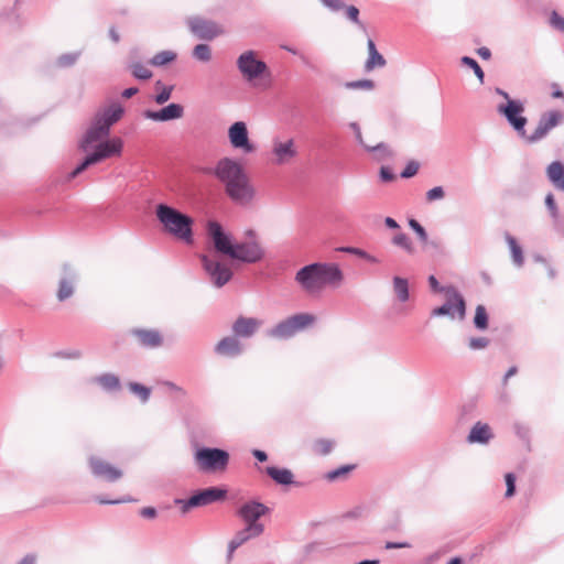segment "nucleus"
<instances>
[{
	"label": "nucleus",
	"instance_id": "nucleus-36",
	"mask_svg": "<svg viewBox=\"0 0 564 564\" xmlns=\"http://www.w3.org/2000/svg\"><path fill=\"white\" fill-rule=\"evenodd\" d=\"M393 292L399 302H406L410 299L409 282L405 278L394 276L392 280Z\"/></svg>",
	"mask_w": 564,
	"mask_h": 564
},
{
	"label": "nucleus",
	"instance_id": "nucleus-60",
	"mask_svg": "<svg viewBox=\"0 0 564 564\" xmlns=\"http://www.w3.org/2000/svg\"><path fill=\"white\" fill-rule=\"evenodd\" d=\"M394 174L393 172L387 167V166H382L380 169V178L383 181V182H391L394 180Z\"/></svg>",
	"mask_w": 564,
	"mask_h": 564
},
{
	"label": "nucleus",
	"instance_id": "nucleus-34",
	"mask_svg": "<svg viewBox=\"0 0 564 564\" xmlns=\"http://www.w3.org/2000/svg\"><path fill=\"white\" fill-rule=\"evenodd\" d=\"M505 240L509 246L511 258L514 265L521 268L524 263V257L521 246L518 243L517 239L508 232L505 235Z\"/></svg>",
	"mask_w": 564,
	"mask_h": 564
},
{
	"label": "nucleus",
	"instance_id": "nucleus-48",
	"mask_svg": "<svg viewBox=\"0 0 564 564\" xmlns=\"http://www.w3.org/2000/svg\"><path fill=\"white\" fill-rule=\"evenodd\" d=\"M355 469V465H344L334 470H330L326 474V479L329 481L337 480L346 475H348L351 470Z\"/></svg>",
	"mask_w": 564,
	"mask_h": 564
},
{
	"label": "nucleus",
	"instance_id": "nucleus-38",
	"mask_svg": "<svg viewBox=\"0 0 564 564\" xmlns=\"http://www.w3.org/2000/svg\"><path fill=\"white\" fill-rule=\"evenodd\" d=\"M392 243L397 247L402 248L409 254L415 252V248L410 237L404 232H399L392 238Z\"/></svg>",
	"mask_w": 564,
	"mask_h": 564
},
{
	"label": "nucleus",
	"instance_id": "nucleus-24",
	"mask_svg": "<svg viewBox=\"0 0 564 564\" xmlns=\"http://www.w3.org/2000/svg\"><path fill=\"white\" fill-rule=\"evenodd\" d=\"M495 437L494 431L488 423L477 421L470 429L466 442L468 444L487 445Z\"/></svg>",
	"mask_w": 564,
	"mask_h": 564
},
{
	"label": "nucleus",
	"instance_id": "nucleus-14",
	"mask_svg": "<svg viewBox=\"0 0 564 564\" xmlns=\"http://www.w3.org/2000/svg\"><path fill=\"white\" fill-rule=\"evenodd\" d=\"M228 139L234 149L241 150L243 153H252L256 150V147L249 139L245 121H236L228 128Z\"/></svg>",
	"mask_w": 564,
	"mask_h": 564
},
{
	"label": "nucleus",
	"instance_id": "nucleus-55",
	"mask_svg": "<svg viewBox=\"0 0 564 564\" xmlns=\"http://www.w3.org/2000/svg\"><path fill=\"white\" fill-rule=\"evenodd\" d=\"M173 86H165L163 89L154 97V100L158 105L165 104L172 95Z\"/></svg>",
	"mask_w": 564,
	"mask_h": 564
},
{
	"label": "nucleus",
	"instance_id": "nucleus-58",
	"mask_svg": "<svg viewBox=\"0 0 564 564\" xmlns=\"http://www.w3.org/2000/svg\"><path fill=\"white\" fill-rule=\"evenodd\" d=\"M349 128L354 131L355 138H356V141L358 142V144L366 148L367 144L364 142V138H362V133H361L359 124L357 122H350Z\"/></svg>",
	"mask_w": 564,
	"mask_h": 564
},
{
	"label": "nucleus",
	"instance_id": "nucleus-53",
	"mask_svg": "<svg viewBox=\"0 0 564 564\" xmlns=\"http://www.w3.org/2000/svg\"><path fill=\"white\" fill-rule=\"evenodd\" d=\"M550 25L553 29L564 33V18L560 15L556 11H552L550 15Z\"/></svg>",
	"mask_w": 564,
	"mask_h": 564
},
{
	"label": "nucleus",
	"instance_id": "nucleus-41",
	"mask_svg": "<svg viewBox=\"0 0 564 564\" xmlns=\"http://www.w3.org/2000/svg\"><path fill=\"white\" fill-rule=\"evenodd\" d=\"M474 325L477 329L484 330L488 327V314L484 305H477L474 317Z\"/></svg>",
	"mask_w": 564,
	"mask_h": 564
},
{
	"label": "nucleus",
	"instance_id": "nucleus-46",
	"mask_svg": "<svg viewBox=\"0 0 564 564\" xmlns=\"http://www.w3.org/2000/svg\"><path fill=\"white\" fill-rule=\"evenodd\" d=\"M97 164L90 153L68 174V180H73L87 170L90 165Z\"/></svg>",
	"mask_w": 564,
	"mask_h": 564
},
{
	"label": "nucleus",
	"instance_id": "nucleus-27",
	"mask_svg": "<svg viewBox=\"0 0 564 564\" xmlns=\"http://www.w3.org/2000/svg\"><path fill=\"white\" fill-rule=\"evenodd\" d=\"M324 7H326L332 12H338L345 9V17L358 25L361 29H365V25L359 20V9L355 6L345 7L343 0H319Z\"/></svg>",
	"mask_w": 564,
	"mask_h": 564
},
{
	"label": "nucleus",
	"instance_id": "nucleus-7",
	"mask_svg": "<svg viewBox=\"0 0 564 564\" xmlns=\"http://www.w3.org/2000/svg\"><path fill=\"white\" fill-rule=\"evenodd\" d=\"M186 25L189 32L199 40L212 41L224 33L217 22L200 15L188 17Z\"/></svg>",
	"mask_w": 564,
	"mask_h": 564
},
{
	"label": "nucleus",
	"instance_id": "nucleus-56",
	"mask_svg": "<svg viewBox=\"0 0 564 564\" xmlns=\"http://www.w3.org/2000/svg\"><path fill=\"white\" fill-rule=\"evenodd\" d=\"M429 285L433 292L447 294L449 288H454L453 285L442 286L437 279L434 275L429 276Z\"/></svg>",
	"mask_w": 564,
	"mask_h": 564
},
{
	"label": "nucleus",
	"instance_id": "nucleus-4",
	"mask_svg": "<svg viewBox=\"0 0 564 564\" xmlns=\"http://www.w3.org/2000/svg\"><path fill=\"white\" fill-rule=\"evenodd\" d=\"M194 463L204 474L224 471L229 464V454L217 447H200L194 453Z\"/></svg>",
	"mask_w": 564,
	"mask_h": 564
},
{
	"label": "nucleus",
	"instance_id": "nucleus-50",
	"mask_svg": "<svg viewBox=\"0 0 564 564\" xmlns=\"http://www.w3.org/2000/svg\"><path fill=\"white\" fill-rule=\"evenodd\" d=\"M507 490L505 492L506 498H511L516 494V476L512 473H507L505 475Z\"/></svg>",
	"mask_w": 564,
	"mask_h": 564
},
{
	"label": "nucleus",
	"instance_id": "nucleus-11",
	"mask_svg": "<svg viewBox=\"0 0 564 564\" xmlns=\"http://www.w3.org/2000/svg\"><path fill=\"white\" fill-rule=\"evenodd\" d=\"M225 192L228 197L238 205H248L256 196V189L250 183L247 174L228 184L225 187Z\"/></svg>",
	"mask_w": 564,
	"mask_h": 564
},
{
	"label": "nucleus",
	"instance_id": "nucleus-43",
	"mask_svg": "<svg viewBox=\"0 0 564 564\" xmlns=\"http://www.w3.org/2000/svg\"><path fill=\"white\" fill-rule=\"evenodd\" d=\"M365 149L369 152H377L378 160H384L393 156L392 150L383 142H380L375 147L366 145Z\"/></svg>",
	"mask_w": 564,
	"mask_h": 564
},
{
	"label": "nucleus",
	"instance_id": "nucleus-8",
	"mask_svg": "<svg viewBox=\"0 0 564 564\" xmlns=\"http://www.w3.org/2000/svg\"><path fill=\"white\" fill-rule=\"evenodd\" d=\"M237 68L242 77L251 83L261 77L268 69L263 61L257 58L253 51H246L237 58Z\"/></svg>",
	"mask_w": 564,
	"mask_h": 564
},
{
	"label": "nucleus",
	"instance_id": "nucleus-29",
	"mask_svg": "<svg viewBox=\"0 0 564 564\" xmlns=\"http://www.w3.org/2000/svg\"><path fill=\"white\" fill-rule=\"evenodd\" d=\"M264 531V525H245L237 531L232 539L229 541L232 547H240L248 541L260 536Z\"/></svg>",
	"mask_w": 564,
	"mask_h": 564
},
{
	"label": "nucleus",
	"instance_id": "nucleus-15",
	"mask_svg": "<svg viewBox=\"0 0 564 564\" xmlns=\"http://www.w3.org/2000/svg\"><path fill=\"white\" fill-rule=\"evenodd\" d=\"M123 150V141L119 137L106 139L93 147L90 155L96 163H100L113 156H120Z\"/></svg>",
	"mask_w": 564,
	"mask_h": 564
},
{
	"label": "nucleus",
	"instance_id": "nucleus-19",
	"mask_svg": "<svg viewBox=\"0 0 564 564\" xmlns=\"http://www.w3.org/2000/svg\"><path fill=\"white\" fill-rule=\"evenodd\" d=\"M108 132L102 126L98 124L96 120H91L90 126L84 133L79 141V149L84 152H88L97 143L105 141L109 137Z\"/></svg>",
	"mask_w": 564,
	"mask_h": 564
},
{
	"label": "nucleus",
	"instance_id": "nucleus-5",
	"mask_svg": "<svg viewBox=\"0 0 564 564\" xmlns=\"http://www.w3.org/2000/svg\"><path fill=\"white\" fill-rule=\"evenodd\" d=\"M314 322V315L299 313L279 322L275 326L268 329L267 335L274 339H289L311 326Z\"/></svg>",
	"mask_w": 564,
	"mask_h": 564
},
{
	"label": "nucleus",
	"instance_id": "nucleus-35",
	"mask_svg": "<svg viewBox=\"0 0 564 564\" xmlns=\"http://www.w3.org/2000/svg\"><path fill=\"white\" fill-rule=\"evenodd\" d=\"M545 206L552 217L555 230L563 231L564 223L560 217V212H558L557 205L555 203L554 195L552 193H549L545 196Z\"/></svg>",
	"mask_w": 564,
	"mask_h": 564
},
{
	"label": "nucleus",
	"instance_id": "nucleus-44",
	"mask_svg": "<svg viewBox=\"0 0 564 564\" xmlns=\"http://www.w3.org/2000/svg\"><path fill=\"white\" fill-rule=\"evenodd\" d=\"M130 69H131L132 75L138 79L147 80L152 77V72L147 66L142 65L141 63H133L130 66Z\"/></svg>",
	"mask_w": 564,
	"mask_h": 564
},
{
	"label": "nucleus",
	"instance_id": "nucleus-33",
	"mask_svg": "<svg viewBox=\"0 0 564 564\" xmlns=\"http://www.w3.org/2000/svg\"><path fill=\"white\" fill-rule=\"evenodd\" d=\"M265 473L279 485L288 486L293 484V474L288 468L269 466L265 468Z\"/></svg>",
	"mask_w": 564,
	"mask_h": 564
},
{
	"label": "nucleus",
	"instance_id": "nucleus-57",
	"mask_svg": "<svg viewBox=\"0 0 564 564\" xmlns=\"http://www.w3.org/2000/svg\"><path fill=\"white\" fill-rule=\"evenodd\" d=\"M419 171V163L415 161H411L406 164L404 170L401 172V177L410 178L414 176Z\"/></svg>",
	"mask_w": 564,
	"mask_h": 564
},
{
	"label": "nucleus",
	"instance_id": "nucleus-39",
	"mask_svg": "<svg viewBox=\"0 0 564 564\" xmlns=\"http://www.w3.org/2000/svg\"><path fill=\"white\" fill-rule=\"evenodd\" d=\"M313 452L317 455H328L334 448V442L327 438H318L313 443Z\"/></svg>",
	"mask_w": 564,
	"mask_h": 564
},
{
	"label": "nucleus",
	"instance_id": "nucleus-51",
	"mask_svg": "<svg viewBox=\"0 0 564 564\" xmlns=\"http://www.w3.org/2000/svg\"><path fill=\"white\" fill-rule=\"evenodd\" d=\"M409 226L415 231V234L417 235L419 239L422 241V242H426L427 241V232L426 230L424 229V227L415 219H410L409 220Z\"/></svg>",
	"mask_w": 564,
	"mask_h": 564
},
{
	"label": "nucleus",
	"instance_id": "nucleus-25",
	"mask_svg": "<svg viewBox=\"0 0 564 564\" xmlns=\"http://www.w3.org/2000/svg\"><path fill=\"white\" fill-rule=\"evenodd\" d=\"M261 324L262 322L258 318L239 316L234 322L231 329L237 338H250L257 333Z\"/></svg>",
	"mask_w": 564,
	"mask_h": 564
},
{
	"label": "nucleus",
	"instance_id": "nucleus-49",
	"mask_svg": "<svg viewBox=\"0 0 564 564\" xmlns=\"http://www.w3.org/2000/svg\"><path fill=\"white\" fill-rule=\"evenodd\" d=\"M79 55H80L79 52L62 54L61 56H58L56 64L59 67H69L77 62V59L79 58Z\"/></svg>",
	"mask_w": 564,
	"mask_h": 564
},
{
	"label": "nucleus",
	"instance_id": "nucleus-62",
	"mask_svg": "<svg viewBox=\"0 0 564 564\" xmlns=\"http://www.w3.org/2000/svg\"><path fill=\"white\" fill-rule=\"evenodd\" d=\"M341 251H344L346 253H350V254L357 256V257H359L361 259L364 257H366V251L364 249L356 248V247H344V248H341Z\"/></svg>",
	"mask_w": 564,
	"mask_h": 564
},
{
	"label": "nucleus",
	"instance_id": "nucleus-31",
	"mask_svg": "<svg viewBox=\"0 0 564 564\" xmlns=\"http://www.w3.org/2000/svg\"><path fill=\"white\" fill-rule=\"evenodd\" d=\"M91 381L107 392L119 391L121 388L119 377L110 372L97 376Z\"/></svg>",
	"mask_w": 564,
	"mask_h": 564
},
{
	"label": "nucleus",
	"instance_id": "nucleus-30",
	"mask_svg": "<svg viewBox=\"0 0 564 564\" xmlns=\"http://www.w3.org/2000/svg\"><path fill=\"white\" fill-rule=\"evenodd\" d=\"M546 175L553 186L564 192V165L560 161H553L546 167Z\"/></svg>",
	"mask_w": 564,
	"mask_h": 564
},
{
	"label": "nucleus",
	"instance_id": "nucleus-54",
	"mask_svg": "<svg viewBox=\"0 0 564 564\" xmlns=\"http://www.w3.org/2000/svg\"><path fill=\"white\" fill-rule=\"evenodd\" d=\"M444 196H445V192L442 186H435L426 192V200H429V202L443 199Z\"/></svg>",
	"mask_w": 564,
	"mask_h": 564
},
{
	"label": "nucleus",
	"instance_id": "nucleus-26",
	"mask_svg": "<svg viewBox=\"0 0 564 564\" xmlns=\"http://www.w3.org/2000/svg\"><path fill=\"white\" fill-rule=\"evenodd\" d=\"M131 335L134 336L140 346L144 348H158L163 344V337L156 329H131Z\"/></svg>",
	"mask_w": 564,
	"mask_h": 564
},
{
	"label": "nucleus",
	"instance_id": "nucleus-63",
	"mask_svg": "<svg viewBox=\"0 0 564 564\" xmlns=\"http://www.w3.org/2000/svg\"><path fill=\"white\" fill-rule=\"evenodd\" d=\"M174 503L181 507L183 513L188 512L192 508H196V506L188 505V499L176 498Z\"/></svg>",
	"mask_w": 564,
	"mask_h": 564
},
{
	"label": "nucleus",
	"instance_id": "nucleus-21",
	"mask_svg": "<svg viewBox=\"0 0 564 564\" xmlns=\"http://www.w3.org/2000/svg\"><path fill=\"white\" fill-rule=\"evenodd\" d=\"M123 113V107L120 104L115 102L108 107L99 109L93 119L110 132V128L122 118Z\"/></svg>",
	"mask_w": 564,
	"mask_h": 564
},
{
	"label": "nucleus",
	"instance_id": "nucleus-23",
	"mask_svg": "<svg viewBox=\"0 0 564 564\" xmlns=\"http://www.w3.org/2000/svg\"><path fill=\"white\" fill-rule=\"evenodd\" d=\"M227 495V490L218 487H209L195 492L188 498V505L197 507L208 506L216 501L223 500Z\"/></svg>",
	"mask_w": 564,
	"mask_h": 564
},
{
	"label": "nucleus",
	"instance_id": "nucleus-16",
	"mask_svg": "<svg viewBox=\"0 0 564 564\" xmlns=\"http://www.w3.org/2000/svg\"><path fill=\"white\" fill-rule=\"evenodd\" d=\"M271 153L273 155V163L283 165L291 162L297 155V150L293 139L282 140L274 138L272 140Z\"/></svg>",
	"mask_w": 564,
	"mask_h": 564
},
{
	"label": "nucleus",
	"instance_id": "nucleus-37",
	"mask_svg": "<svg viewBox=\"0 0 564 564\" xmlns=\"http://www.w3.org/2000/svg\"><path fill=\"white\" fill-rule=\"evenodd\" d=\"M177 57V54L171 50H165L156 53L150 59V64L155 67L165 66L170 63H173Z\"/></svg>",
	"mask_w": 564,
	"mask_h": 564
},
{
	"label": "nucleus",
	"instance_id": "nucleus-6",
	"mask_svg": "<svg viewBox=\"0 0 564 564\" xmlns=\"http://www.w3.org/2000/svg\"><path fill=\"white\" fill-rule=\"evenodd\" d=\"M447 291L446 302L431 311V317L448 316L451 319L456 317L463 321L466 315V302L464 296L456 288H449Z\"/></svg>",
	"mask_w": 564,
	"mask_h": 564
},
{
	"label": "nucleus",
	"instance_id": "nucleus-13",
	"mask_svg": "<svg viewBox=\"0 0 564 564\" xmlns=\"http://www.w3.org/2000/svg\"><path fill=\"white\" fill-rule=\"evenodd\" d=\"M245 174L242 165L231 158L220 159L214 167V175L225 187Z\"/></svg>",
	"mask_w": 564,
	"mask_h": 564
},
{
	"label": "nucleus",
	"instance_id": "nucleus-28",
	"mask_svg": "<svg viewBox=\"0 0 564 564\" xmlns=\"http://www.w3.org/2000/svg\"><path fill=\"white\" fill-rule=\"evenodd\" d=\"M242 350L243 347L235 335L224 337L215 346V352L224 357H237L242 354Z\"/></svg>",
	"mask_w": 564,
	"mask_h": 564
},
{
	"label": "nucleus",
	"instance_id": "nucleus-12",
	"mask_svg": "<svg viewBox=\"0 0 564 564\" xmlns=\"http://www.w3.org/2000/svg\"><path fill=\"white\" fill-rule=\"evenodd\" d=\"M563 119V113L558 110H552L549 112L543 113L539 121L538 126L534 129V131L531 134H527V138L524 140L528 143H536L544 139L549 132L555 128Z\"/></svg>",
	"mask_w": 564,
	"mask_h": 564
},
{
	"label": "nucleus",
	"instance_id": "nucleus-42",
	"mask_svg": "<svg viewBox=\"0 0 564 564\" xmlns=\"http://www.w3.org/2000/svg\"><path fill=\"white\" fill-rule=\"evenodd\" d=\"M130 391L132 393H134L140 400L142 403H145L149 401L150 399V395H151V389L141 384V383H138V382H130L128 384Z\"/></svg>",
	"mask_w": 564,
	"mask_h": 564
},
{
	"label": "nucleus",
	"instance_id": "nucleus-61",
	"mask_svg": "<svg viewBox=\"0 0 564 564\" xmlns=\"http://www.w3.org/2000/svg\"><path fill=\"white\" fill-rule=\"evenodd\" d=\"M140 516L147 519H154L158 514L156 509L153 507H144L139 511Z\"/></svg>",
	"mask_w": 564,
	"mask_h": 564
},
{
	"label": "nucleus",
	"instance_id": "nucleus-40",
	"mask_svg": "<svg viewBox=\"0 0 564 564\" xmlns=\"http://www.w3.org/2000/svg\"><path fill=\"white\" fill-rule=\"evenodd\" d=\"M195 59L207 63L212 59V48L207 44H197L192 52Z\"/></svg>",
	"mask_w": 564,
	"mask_h": 564
},
{
	"label": "nucleus",
	"instance_id": "nucleus-9",
	"mask_svg": "<svg viewBox=\"0 0 564 564\" xmlns=\"http://www.w3.org/2000/svg\"><path fill=\"white\" fill-rule=\"evenodd\" d=\"M523 111L524 107L519 100H509L507 105L498 106V112L507 119L522 139L527 138L525 124L528 122L527 118L522 116Z\"/></svg>",
	"mask_w": 564,
	"mask_h": 564
},
{
	"label": "nucleus",
	"instance_id": "nucleus-2",
	"mask_svg": "<svg viewBox=\"0 0 564 564\" xmlns=\"http://www.w3.org/2000/svg\"><path fill=\"white\" fill-rule=\"evenodd\" d=\"M294 280L303 292L314 295L327 286H339L344 274L336 263L313 262L301 268L295 273Z\"/></svg>",
	"mask_w": 564,
	"mask_h": 564
},
{
	"label": "nucleus",
	"instance_id": "nucleus-64",
	"mask_svg": "<svg viewBox=\"0 0 564 564\" xmlns=\"http://www.w3.org/2000/svg\"><path fill=\"white\" fill-rule=\"evenodd\" d=\"M18 564H36V556L34 554H26Z\"/></svg>",
	"mask_w": 564,
	"mask_h": 564
},
{
	"label": "nucleus",
	"instance_id": "nucleus-17",
	"mask_svg": "<svg viewBox=\"0 0 564 564\" xmlns=\"http://www.w3.org/2000/svg\"><path fill=\"white\" fill-rule=\"evenodd\" d=\"M88 463L91 474L96 478L113 482L122 477V471L119 468L112 466L99 457L90 456Z\"/></svg>",
	"mask_w": 564,
	"mask_h": 564
},
{
	"label": "nucleus",
	"instance_id": "nucleus-1",
	"mask_svg": "<svg viewBox=\"0 0 564 564\" xmlns=\"http://www.w3.org/2000/svg\"><path fill=\"white\" fill-rule=\"evenodd\" d=\"M207 234L216 252L234 261L254 264L261 262L265 257V250L252 229L246 232L247 239L245 241L238 242L234 240L230 232L225 231L218 221L210 220L207 224Z\"/></svg>",
	"mask_w": 564,
	"mask_h": 564
},
{
	"label": "nucleus",
	"instance_id": "nucleus-22",
	"mask_svg": "<svg viewBox=\"0 0 564 564\" xmlns=\"http://www.w3.org/2000/svg\"><path fill=\"white\" fill-rule=\"evenodd\" d=\"M184 107L180 104H170L160 110H144L143 117L156 122H165L182 118Z\"/></svg>",
	"mask_w": 564,
	"mask_h": 564
},
{
	"label": "nucleus",
	"instance_id": "nucleus-45",
	"mask_svg": "<svg viewBox=\"0 0 564 564\" xmlns=\"http://www.w3.org/2000/svg\"><path fill=\"white\" fill-rule=\"evenodd\" d=\"M460 61H462L463 65H465L474 70L476 77L482 84L484 79H485V73L481 69V67L479 66V64L477 63V61L469 56H463Z\"/></svg>",
	"mask_w": 564,
	"mask_h": 564
},
{
	"label": "nucleus",
	"instance_id": "nucleus-52",
	"mask_svg": "<svg viewBox=\"0 0 564 564\" xmlns=\"http://www.w3.org/2000/svg\"><path fill=\"white\" fill-rule=\"evenodd\" d=\"M489 345V339L486 337H471L468 340V346L471 350L485 349Z\"/></svg>",
	"mask_w": 564,
	"mask_h": 564
},
{
	"label": "nucleus",
	"instance_id": "nucleus-32",
	"mask_svg": "<svg viewBox=\"0 0 564 564\" xmlns=\"http://www.w3.org/2000/svg\"><path fill=\"white\" fill-rule=\"evenodd\" d=\"M368 58L365 63V69L367 72L372 70L375 67H383L386 65L384 57L378 52L375 42L369 39L367 42Z\"/></svg>",
	"mask_w": 564,
	"mask_h": 564
},
{
	"label": "nucleus",
	"instance_id": "nucleus-10",
	"mask_svg": "<svg viewBox=\"0 0 564 564\" xmlns=\"http://www.w3.org/2000/svg\"><path fill=\"white\" fill-rule=\"evenodd\" d=\"M200 261L214 286L223 288L231 280L232 271L225 263L205 254L200 257Z\"/></svg>",
	"mask_w": 564,
	"mask_h": 564
},
{
	"label": "nucleus",
	"instance_id": "nucleus-20",
	"mask_svg": "<svg viewBox=\"0 0 564 564\" xmlns=\"http://www.w3.org/2000/svg\"><path fill=\"white\" fill-rule=\"evenodd\" d=\"M77 279L78 275L76 271L70 265L65 264L63 267V275L59 280L56 293V297L59 302H64L74 295Z\"/></svg>",
	"mask_w": 564,
	"mask_h": 564
},
{
	"label": "nucleus",
	"instance_id": "nucleus-18",
	"mask_svg": "<svg viewBox=\"0 0 564 564\" xmlns=\"http://www.w3.org/2000/svg\"><path fill=\"white\" fill-rule=\"evenodd\" d=\"M269 512V508L259 501H248L237 510L238 517L246 525H263L259 519Z\"/></svg>",
	"mask_w": 564,
	"mask_h": 564
},
{
	"label": "nucleus",
	"instance_id": "nucleus-47",
	"mask_svg": "<svg viewBox=\"0 0 564 564\" xmlns=\"http://www.w3.org/2000/svg\"><path fill=\"white\" fill-rule=\"evenodd\" d=\"M344 87L347 89H361V90H372L375 88V83L371 79H359L352 82H346Z\"/></svg>",
	"mask_w": 564,
	"mask_h": 564
},
{
	"label": "nucleus",
	"instance_id": "nucleus-3",
	"mask_svg": "<svg viewBox=\"0 0 564 564\" xmlns=\"http://www.w3.org/2000/svg\"><path fill=\"white\" fill-rule=\"evenodd\" d=\"M155 216L165 232L186 245L194 242V219L191 216L166 204H159L156 206Z\"/></svg>",
	"mask_w": 564,
	"mask_h": 564
},
{
	"label": "nucleus",
	"instance_id": "nucleus-59",
	"mask_svg": "<svg viewBox=\"0 0 564 564\" xmlns=\"http://www.w3.org/2000/svg\"><path fill=\"white\" fill-rule=\"evenodd\" d=\"M96 501L99 502L100 505H118V503H122V502H131V501H133V499L130 497H126V498L116 499V500H107V499L97 497Z\"/></svg>",
	"mask_w": 564,
	"mask_h": 564
}]
</instances>
